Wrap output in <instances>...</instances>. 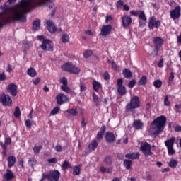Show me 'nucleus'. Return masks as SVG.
<instances>
[{
    "mask_svg": "<svg viewBox=\"0 0 181 181\" xmlns=\"http://www.w3.org/2000/svg\"><path fill=\"white\" fill-rule=\"evenodd\" d=\"M166 121L168 119L165 115H160L154 119L150 124V134L153 138L159 136L166 127Z\"/></svg>",
    "mask_w": 181,
    "mask_h": 181,
    "instance_id": "f257e3e1",
    "label": "nucleus"
},
{
    "mask_svg": "<svg viewBox=\"0 0 181 181\" xmlns=\"http://www.w3.org/2000/svg\"><path fill=\"white\" fill-rule=\"evenodd\" d=\"M139 107H141V100H139L138 95H135L130 99V102L126 105L125 110L127 112H132L134 110H136Z\"/></svg>",
    "mask_w": 181,
    "mask_h": 181,
    "instance_id": "f03ea898",
    "label": "nucleus"
},
{
    "mask_svg": "<svg viewBox=\"0 0 181 181\" xmlns=\"http://www.w3.org/2000/svg\"><path fill=\"white\" fill-rule=\"evenodd\" d=\"M62 70L71 74H78V73H80V68L77 67L71 62L64 63L62 66Z\"/></svg>",
    "mask_w": 181,
    "mask_h": 181,
    "instance_id": "7ed1b4c3",
    "label": "nucleus"
},
{
    "mask_svg": "<svg viewBox=\"0 0 181 181\" xmlns=\"http://www.w3.org/2000/svg\"><path fill=\"white\" fill-rule=\"evenodd\" d=\"M151 149L152 146L148 142H145L143 145L140 146V151L146 157L152 156V155H153V153H152Z\"/></svg>",
    "mask_w": 181,
    "mask_h": 181,
    "instance_id": "20e7f679",
    "label": "nucleus"
},
{
    "mask_svg": "<svg viewBox=\"0 0 181 181\" xmlns=\"http://www.w3.org/2000/svg\"><path fill=\"white\" fill-rule=\"evenodd\" d=\"M153 40L155 45V49H153V52L155 54V56H158V53H159L160 47L163 46V39L160 37H155Z\"/></svg>",
    "mask_w": 181,
    "mask_h": 181,
    "instance_id": "39448f33",
    "label": "nucleus"
},
{
    "mask_svg": "<svg viewBox=\"0 0 181 181\" xmlns=\"http://www.w3.org/2000/svg\"><path fill=\"white\" fill-rule=\"evenodd\" d=\"M175 141H176V138L171 137L170 139L166 140L165 141V145L168 149V155H175V150L173 149Z\"/></svg>",
    "mask_w": 181,
    "mask_h": 181,
    "instance_id": "423d86ee",
    "label": "nucleus"
},
{
    "mask_svg": "<svg viewBox=\"0 0 181 181\" xmlns=\"http://www.w3.org/2000/svg\"><path fill=\"white\" fill-rule=\"evenodd\" d=\"M117 93L119 95H125L127 94V88L124 86V80L119 78L117 80Z\"/></svg>",
    "mask_w": 181,
    "mask_h": 181,
    "instance_id": "0eeeda50",
    "label": "nucleus"
},
{
    "mask_svg": "<svg viewBox=\"0 0 181 181\" xmlns=\"http://www.w3.org/2000/svg\"><path fill=\"white\" fill-rule=\"evenodd\" d=\"M0 103H2L4 107H11V105H12V98L11 96L2 93L0 95Z\"/></svg>",
    "mask_w": 181,
    "mask_h": 181,
    "instance_id": "6e6552de",
    "label": "nucleus"
},
{
    "mask_svg": "<svg viewBox=\"0 0 181 181\" xmlns=\"http://www.w3.org/2000/svg\"><path fill=\"white\" fill-rule=\"evenodd\" d=\"M40 47L44 52H53L54 47L52 45V40L47 39L44 40L40 45Z\"/></svg>",
    "mask_w": 181,
    "mask_h": 181,
    "instance_id": "1a4fd4ad",
    "label": "nucleus"
},
{
    "mask_svg": "<svg viewBox=\"0 0 181 181\" xmlns=\"http://www.w3.org/2000/svg\"><path fill=\"white\" fill-rule=\"evenodd\" d=\"M130 15L132 16H139V18L141 21H144V22H146V15H145V12L144 11L141 10H132L130 11Z\"/></svg>",
    "mask_w": 181,
    "mask_h": 181,
    "instance_id": "9d476101",
    "label": "nucleus"
},
{
    "mask_svg": "<svg viewBox=\"0 0 181 181\" xmlns=\"http://www.w3.org/2000/svg\"><path fill=\"white\" fill-rule=\"evenodd\" d=\"M161 23L160 21H156V18L155 16H152L150 18L149 21H148V28L152 30L154 28L158 29L159 26H160Z\"/></svg>",
    "mask_w": 181,
    "mask_h": 181,
    "instance_id": "9b49d317",
    "label": "nucleus"
},
{
    "mask_svg": "<svg viewBox=\"0 0 181 181\" xmlns=\"http://www.w3.org/2000/svg\"><path fill=\"white\" fill-rule=\"evenodd\" d=\"M56 99L57 104H59V105H63V104H66V103H69V101H70L69 97L63 93L57 95Z\"/></svg>",
    "mask_w": 181,
    "mask_h": 181,
    "instance_id": "f8f14e48",
    "label": "nucleus"
},
{
    "mask_svg": "<svg viewBox=\"0 0 181 181\" xmlns=\"http://www.w3.org/2000/svg\"><path fill=\"white\" fill-rule=\"evenodd\" d=\"M132 23V18L128 15H124L122 16V26L123 28H129Z\"/></svg>",
    "mask_w": 181,
    "mask_h": 181,
    "instance_id": "ddd939ff",
    "label": "nucleus"
},
{
    "mask_svg": "<svg viewBox=\"0 0 181 181\" xmlns=\"http://www.w3.org/2000/svg\"><path fill=\"white\" fill-rule=\"evenodd\" d=\"M111 30H112V25L111 24L103 25L100 30V36H108L111 33Z\"/></svg>",
    "mask_w": 181,
    "mask_h": 181,
    "instance_id": "4468645a",
    "label": "nucleus"
},
{
    "mask_svg": "<svg viewBox=\"0 0 181 181\" xmlns=\"http://www.w3.org/2000/svg\"><path fill=\"white\" fill-rule=\"evenodd\" d=\"M105 139L107 144H114L117 141L115 138V134L111 132H107L105 135Z\"/></svg>",
    "mask_w": 181,
    "mask_h": 181,
    "instance_id": "2eb2a0df",
    "label": "nucleus"
},
{
    "mask_svg": "<svg viewBox=\"0 0 181 181\" xmlns=\"http://www.w3.org/2000/svg\"><path fill=\"white\" fill-rule=\"evenodd\" d=\"M180 11L181 8L180 6H176L175 9L170 11V18L174 21L176 19H179V18H180Z\"/></svg>",
    "mask_w": 181,
    "mask_h": 181,
    "instance_id": "dca6fc26",
    "label": "nucleus"
},
{
    "mask_svg": "<svg viewBox=\"0 0 181 181\" xmlns=\"http://www.w3.org/2000/svg\"><path fill=\"white\" fill-rule=\"evenodd\" d=\"M8 93H10L13 97H16L18 95V86L15 83H11L7 88Z\"/></svg>",
    "mask_w": 181,
    "mask_h": 181,
    "instance_id": "f3484780",
    "label": "nucleus"
},
{
    "mask_svg": "<svg viewBox=\"0 0 181 181\" xmlns=\"http://www.w3.org/2000/svg\"><path fill=\"white\" fill-rule=\"evenodd\" d=\"M60 172L57 170H54L53 171L49 172V181H59L60 179Z\"/></svg>",
    "mask_w": 181,
    "mask_h": 181,
    "instance_id": "a211bd4d",
    "label": "nucleus"
},
{
    "mask_svg": "<svg viewBox=\"0 0 181 181\" xmlns=\"http://www.w3.org/2000/svg\"><path fill=\"white\" fill-rule=\"evenodd\" d=\"M46 25H47V30L50 33H54V32L57 30V27H56V25H54V23H53V21H52L51 20H47L46 21Z\"/></svg>",
    "mask_w": 181,
    "mask_h": 181,
    "instance_id": "6ab92c4d",
    "label": "nucleus"
},
{
    "mask_svg": "<svg viewBox=\"0 0 181 181\" xmlns=\"http://www.w3.org/2000/svg\"><path fill=\"white\" fill-rule=\"evenodd\" d=\"M141 156V153L138 151H134L131 153H127L125 155L126 159H131L132 160H135L136 159H139V157Z\"/></svg>",
    "mask_w": 181,
    "mask_h": 181,
    "instance_id": "aec40b11",
    "label": "nucleus"
},
{
    "mask_svg": "<svg viewBox=\"0 0 181 181\" xmlns=\"http://www.w3.org/2000/svg\"><path fill=\"white\" fill-rule=\"evenodd\" d=\"M64 114L65 117H76V115H78V111H77V109L75 108H71V109H68L64 112Z\"/></svg>",
    "mask_w": 181,
    "mask_h": 181,
    "instance_id": "412c9836",
    "label": "nucleus"
},
{
    "mask_svg": "<svg viewBox=\"0 0 181 181\" xmlns=\"http://www.w3.org/2000/svg\"><path fill=\"white\" fill-rule=\"evenodd\" d=\"M4 179L5 180H12V179H15V174H13L12 170H6V173L4 175Z\"/></svg>",
    "mask_w": 181,
    "mask_h": 181,
    "instance_id": "4be33fe9",
    "label": "nucleus"
},
{
    "mask_svg": "<svg viewBox=\"0 0 181 181\" xmlns=\"http://www.w3.org/2000/svg\"><path fill=\"white\" fill-rule=\"evenodd\" d=\"M106 129L107 127L104 124L100 127V131L97 133L96 135V139H98V141H101V139L104 138V134H105Z\"/></svg>",
    "mask_w": 181,
    "mask_h": 181,
    "instance_id": "5701e85b",
    "label": "nucleus"
},
{
    "mask_svg": "<svg viewBox=\"0 0 181 181\" xmlns=\"http://www.w3.org/2000/svg\"><path fill=\"white\" fill-rule=\"evenodd\" d=\"M8 168H13L16 163V157L15 156H9L7 158Z\"/></svg>",
    "mask_w": 181,
    "mask_h": 181,
    "instance_id": "b1692460",
    "label": "nucleus"
},
{
    "mask_svg": "<svg viewBox=\"0 0 181 181\" xmlns=\"http://www.w3.org/2000/svg\"><path fill=\"white\" fill-rule=\"evenodd\" d=\"M123 165L127 170H131L132 169V160L129 159H124L123 160Z\"/></svg>",
    "mask_w": 181,
    "mask_h": 181,
    "instance_id": "393cba45",
    "label": "nucleus"
},
{
    "mask_svg": "<svg viewBox=\"0 0 181 181\" xmlns=\"http://www.w3.org/2000/svg\"><path fill=\"white\" fill-rule=\"evenodd\" d=\"M40 29V19H37L33 22V32L39 30Z\"/></svg>",
    "mask_w": 181,
    "mask_h": 181,
    "instance_id": "a878e982",
    "label": "nucleus"
},
{
    "mask_svg": "<svg viewBox=\"0 0 181 181\" xmlns=\"http://www.w3.org/2000/svg\"><path fill=\"white\" fill-rule=\"evenodd\" d=\"M122 74H123L124 78L129 79V78H131V77H132V72L131 71V69H129L127 68H125L122 70Z\"/></svg>",
    "mask_w": 181,
    "mask_h": 181,
    "instance_id": "bb28decb",
    "label": "nucleus"
},
{
    "mask_svg": "<svg viewBox=\"0 0 181 181\" xmlns=\"http://www.w3.org/2000/svg\"><path fill=\"white\" fill-rule=\"evenodd\" d=\"M92 97L93 100V103L95 104L96 107H100L101 105V103L100 102V98L97 94H95V92L92 93Z\"/></svg>",
    "mask_w": 181,
    "mask_h": 181,
    "instance_id": "cd10ccee",
    "label": "nucleus"
},
{
    "mask_svg": "<svg viewBox=\"0 0 181 181\" xmlns=\"http://www.w3.org/2000/svg\"><path fill=\"white\" fill-rule=\"evenodd\" d=\"M98 148V141L96 139L93 140L90 144L88 145L89 151H94Z\"/></svg>",
    "mask_w": 181,
    "mask_h": 181,
    "instance_id": "c85d7f7f",
    "label": "nucleus"
},
{
    "mask_svg": "<svg viewBox=\"0 0 181 181\" xmlns=\"http://www.w3.org/2000/svg\"><path fill=\"white\" fill-rule=\"evenodd\" d=\"M133 127L135 129H142V127H144V123L141 120H135L133 122Z\"/></svg>",
    "mask_w": 181,
    "mask_h": 181,
    "instance_id": "c756f323",
    "label": "nucleus"
},
{
    "mask_svg": "<svg viewBox=\"0 0 181 181\" xmlns=\"http://www.w3.org/2000/svg\"><path fill=\"white\" fill-rule=\"evenodd\" d=\"M27 74L30 76V77H36L37 72H36V70L35 69V68L31 67L27 70Z\"/></svg>",
    "mask_w": 181,
    "mask_h": 181,
    "instance_id": "7c9ffc66",
    "label": "nucleus"
},
{
    "mask_svg": "<svg viewBox=\"0 0 181 181\" xmlns=\"http://www.w3.org/2000/svg\"><path fill=\"white\" fill-rule=\"evenodd\" d=\"M101 87H102V86H101V83L100 82H98L97 81H93V88L94 91L98 93V90H100L101 88Z\"/></svg>",
    "mask_w": 181,
    "mask_h": 181,
    "instance_id": "2f4dec72",
    "label": "nucleus"
},
{
    "mask_svg": "<svg viewBox=\"0 0 181 181\" xmlns=\"http://www.w3.org/2000/svg\"><path fill=\"white\" fill-rule=\"evenodd\" d=\"M103 162H105L108 166H111V165H112V156H111V155L106 156Z\"/></svg>",
    "mask_w": 181,
    "mask_h": 181,
    "instance_id": "473e14b6",
    "label": "nucleus"
},
{
    "mask_svg": "<svg viewBox=\"0 0 181 181\" xmlns=\"http://www.w3.org/2000/svg\"><path fill=\"white\" fill-rule=\"evenodd\" d=\"M148 83V77L146 76H143L138 82V86H146Z\"/></svg>",
    "mask_w": 181,
    "mask_h": 181,
    "instance_id": "72a5a7b5",
    "label": "nucleus"
},
{
    "mask_svg": "<svg viewBox=\"0 0 181 181\" xmlns=\"http://www.w3.org/2000/svg\"><path fill=\"white\" fill-rule=\"evenodd\" d=\"M178 163H179L177 162V160H176V159H175V158H171V159L170 160L169 163H168V166H170V168H177Z\"/></svg>",
    "mask_w": 181,
    "mask_h": 181,
    "instance_id": "f704fd0d",
    "label": "nucleus"
},
{
    "mask_svg": "<svg viewBox=\"0 0 181 181\" xmlns=\"http://www.w3.org/2000/svg\"><path fill=\"white\" fill-rule=\"evenodd\" d=\"M21 115H22V113L21 112V109L18 106H16L15 107L14 117L16 118H21Z\"/></svg>",
    "mask_w": 181,
    "mask_h": 181,
    "instance_id": "c9c22d12",
    "label": "nucleus"
},
{
    "mask_svg": "<svg viewBox=\"0 0 181 181\" xmlns=\"http://www.w3.org/2000/svg\"><path fill=\"white\" fill-rule=\"evenodd\" d=\"M62 43H69L70 42V37L67 34H63L61 37Z\"/></svg>",
    "mask_w": 181,
    "mask_h": 181,
    "instance_id": "e433bc0d",
    "label": "nucleus"
},
{
    "mask_svg": "<svg viewBox=\"0 0 181 181\" xmlns=\"http://www.w3.org/2000/svg\"><path fill=\"white\" fill-rule=\"evenodd\" d=\"M71 168V165H70V163L67 160H64L62 165V170H66V169H69Z\"/></svg>",
    "mask_w": 181,
    "mask_h": 181,
    "instance_id": "4c0bfd02",
    "label": "nucleus"
},
{
    "mask_svg": "<svg viewBox=\"0 0 181 181\" xmlns=\"http://www.w3.org/2000/svg\"><path fill=\"white\" fill-rule=\"evenodd\" d=\"M28 163L30 166H31L32 168H33V166H35V165H36V163H37V160H36L35 158H30L28 159Z\"/></svg>",
    "mask_w": 181,
    "mask_h": 181,
    "instance_id": "58836bf2",
    "label": "nucleus"
},
{
    "mask_svg": "<svg viewBox=\"0 0 181 181\" xmlns=\"http://www.w3.org/2000/svg\"><path fill=\"white\" fill-rule=\"evenodd\" d=\"M153 86L155 88H160L162 87V81L157 79L153 82Z\"/></svg>",
    "mask_w": 181,
    "mask_h": 181,
    "instance_id": "ea45409f",
    "label": "nucleus"
},
{
    "mask_svg": "<svg viewBox=\"0 0 181 181\" xmlns=\"http://www.w3.org/2000/svg\"><path fill=\"white\" fill-rule=\"evenodd\" d=\"M60 111V107H54L51 112H50V115H56L59 114V112Z\"/></svg>",
    "mask_w": 181,
    "mask_h": 181,
    "instance_id": "a19ab883",
    "label": "nucleus"
},
{
    "mask_svg": "<svg viewBox=\"0 0 181 181\" xmlns=\"http://www.w3.org/2000/svg\"><path fill=\"white\" fill-rule=\"evenodd\" d=\"M93 50H86L83 53V57H85V59H88V57H90V56H93Z\"/></svg>",
    "mask_w": 181,
    "mask_h": 181,
    "instance_id": "79ce46f5",
    "label": "nucleus"
},
{
    "mask_svg": "<svg viewBox=\"0 0 181 181\" xmlns=\"http://www.w3.org/2000/svg\"><path fill=\"white\" fill-rule=\"evenodd\" d=\"M73 175L74 176H78L80 175V167L75 166L73 169Z\"/></svg>",
    "mask_w": 181,
    "mask_h": 181,
    "instance_id": "37998d69",
    "label": "nucleus"
},
{
    "mask_svg": "<svg viewBox=\"0 0 181 181\" xmlns=\"http://www.w3.org/2000/svg\"><path fill=\"white\" fill-rule=\"evenodd\" d=\"M61 90H62V91H64L65 93H67V94H71V89L67 86H61Z\"/></svg>",
    "mask_w": 181,
    "mask_h": 181,
    "instance_id": "c03bdc74",
    "label": "nucleus"
},
{
    "mask_svg": "<svg viewBox=\"0 0 181 181\" xmlns=\"http://www.w3.org/2000/svg\"><path fill=\"white\" fill-rule=\"evenodd\" d=\"M59 83L62 84V86H66L67 84H69V81H67V78H66V76L62 77V78L60 79Z\"/></svg>",
    "mask_w": 181,
    "mask_h": 181,
    "instance_id": "a18cd8bd",
    "label": "nucleus"
},
{
    "mask_svg": "<svg viewBox=\"0 0 181 181\" xmlns=\"http://www.w3.org/2000/svg\"><path fill=\"white\" fill-rule=\"evenodd\" d=\"M42 148L43 147L42 146H35L33 148L34 153H36V154L40 153V151H42Z\"/></svg>",
    "mask_w": 181,
    "mask_h": 181,
    "instance_id": "49530a36",
    "label": "nucleus"
},
{
    "mask_svg": "<svg viewBox=\"0 0 181 181\" xmlns=\"http://www.w3.org/2000/svg\"><path fill=\"white\" fill-rule=\"evenodd\" d=\"M164 105L165 107H169L170 105V102L169 101V96L166 95L164 98Z\"/></svg>",
    "mask_w": 181,
    "mask_h": 181,
    "instance_id": "de8ad7c7",
    "label": "nucleus"
},
{
    "mask_svg": "<svg viewBox=\"0 0 181 181\" xmlns=\"http://www.w3.org/2000/svg\"><path fill=\"white\" fill-rule=\"evenodd\" d=\"M135 84H136V81L135 79L130 81L128 83L129 88H134V87H135Z\"/></svg>",
    "mask_w": 181,
    "mask_h": 181,
    "instance_id": "09e8293b",
    "label": "nucleus"
},
{
    "mask_svg": "<svg viewBox=\"0 0 181 181\" xmlns=\"http://www.w3.org/2000/svg\"><path fill=\"white\" fill-rule=\"evenodd\" d=\"M116 6L117 9H119V8H122L124 6V1L122 0H119L117 1Z\"/></svg>",
    "mask_w": 181,
    "mask_h": 181,
    "instance_id": "8fccbe9b",
    "label": "nucleus"
},
{
    "mask_svg": "<svg viewBox=\"0 0 181 181\" xmlns=\"http://www.w3.org/2000/svg\"><path fill=\"white\" fill-rule=\"evenodd\" d=\"M80 91L81 93H84L85 91H87V86H86V84L84 83L80 84Z\"/></svg>",
    "mask_w": 181,
    "mask_h": 181,
    "instance_id": "3c124183",
    "label": "nucleus"
},
{
    "mask_svg": "<svg viewBox=\"0 0 181 181\" xmlns=\"http://www.w3.org/2000/svg\"><path fill=\"white\" fill-rule=\"evenodd\" d=\"M45 179H47V180L49 181L52 180L50 179V173L49 174H45V173L42 174V178L41 179V181L45 180Z\"/></svg>",
    "mask_w": 181,
    "mask_h": 181,
    "instance_id": "603ef678",
    "label": "nucleus"
},
{
    "mask_svg": "<svg viewBox=\"0 0 181 181\" xmlns=\"http://www.w3.org/2000/svg\"><path fill=\"white\" fill-rule=\"evenodd\" d=\"M173 80H175V73L171 72L168 78V84H170Z\"/></svg>",
    "mask_w": 181,
    "mask_h": 181,
    "instance_id": "864d4df0",
    "label": "nucleus"
},
{
    "mask_svg": "<svg viewBox=\"0 0 181 181\" xmlns=\"http://www.w3.org/2000/svg\"><path fill=\"white\" fill-rule=\"evenodd\" d=\"M112 69L113 70L117 71L118 70V65L115 62V61L112 60L111 62Z\"/></svg>",
    "mask_w": 181,
    "mask_h": 181,
    "instance_id": "5fc2aeb1",
    "label": "nucleus"
},
{
    "mask_svg": "<svg viewBox=\"0 0 181 181\" xmlns=\"http://www.w3.org/2000/svg\"><path fill=\"white\" fill-rule=\"evenodd\" d=\"M103 78L104 80H105L106 81L107 80H110V78H111V76H110V74L108 73V71H105L104 74H103Z\"/></svg>",
    "mask_w": 181,
    "mask_h": 181,
    "instance_id": "6e6d98bb",
    "label": "nucleus"
},
{
    "mask_svg": "<svg viewBox=\"0 0 181 181\" xmlns=\"http://www.w3.org/2000/svg\"><path fill=\"white\" fill-rule=\"evenodd\" d=\"M163 63H165V61L163 58H161L160 60L158 62V67H159L160 69H163Z\"/></svg>",
    "mask_w": 181,
    "mask_h": 181,
    "instance_id": "4d7b16f0",
    "label": "nucleus"
},
{
    "mask_svg": "<svg viewBox=\"0 0 181 181\" xmlns=\"http://www.w3.org/2000/svg\"><path fill=\"white\" fill-rule=\"evenodd\" d=\"M47 162H48L49 163H54V164H56V163H57V158L56 157H54V158H49V159L47 160Z\"/></svg>",
    "mask_w": 181,
    "mask_h": 181,
    "instance_id": "13d9d810",
    "label": "nucleus"
},
{
    "mask_svg": "<svg viewBox=\"0 0 181 181\" xmlns=\"http://www.w3.org/2000/svg\"><path fill=\"white\" fill-rule=\"evenodd\" d=\"M6 75H5V72L0 74V81H5L6 80Z\"/></svg>",
    "mask_w": 181,
    "mask_h": 181,
    "instance_id": "bf43d9fd",
    "label": "nucleus"
},
{
    "mask_svg": "<svg viewBox=\"0 0 181 181\" xmlns=\"http://www.w3.org/2000/svg\"><path fill=\"white\" fill-rule=\"evenodd\" d=\"M4 144L6 145H11V144H12V139H11L10 137L6 138L4 139Z\"/></svg>",
    "mask_w": 181,
    "mask_h": 181,
    "instance_id": "052dcab7",
    "label": "nucleus"
},
{
    "mask_svg": "<svg viewBox=\"0 0 181 181\" xmlns=\"http://www.w3.org/2000/svg\"><path fill=\"white\" fill-rule=\"evenodd\" d=\"M25 124L27 128H32V122H30V119H26Z\"/></svg>",
    "mask_w": 181,
    "mask_h": 181,
    "instance_id": "680f3d73",
    "label": "nucleus"
},
{
    "mask_svg": "<svg viewBox=\"0 0 181 181\" xmlns=\"http://www.w3.org/2000/svg\"><path fill=\"white\" fill-rule=\"evenodd\" d=\"M112 16L111 15H107L106 16V18H105V23H108V22H110V21H112Z\"/></svg>",
    "mask_w": 181,
    "mask_h": 181,
    "instance_id": "e2e57ef3",
    "label": "nucleus"
},
{
    "mask_svg": "<svg viewBox=\"0 0 181 181\" xmlns=\"http://www.w3.org/2000/svg\"><path fill=\"white\" fill-rule=\"evenodd\" d=\"M23 163V159H21V160L18 161V166H20L22 169H25V165Z\"/></svg>",
    "mask_w": 181,
    "mask_h": 181,
    "instance_id": "0e129e2a",
    "label": "nucleus"
},
{
    "mask_svg": "<svg viewBox=\"0 0 181 181\" xmlns=\"http://www.w3.org/2000/svg\"><path fill=\"white\" fill-rule=\"evenodd\" d=\"M41 78H37L33 81V84L34 86H37V84H39L41 81Z\"/></svg>",
    "mask_w": 181,
    "mask_h": 181,
    "instance_id": "69168bd1",
    "label": "nucleus"
},
{
    "mask_svg": "<svg viewBox=\"0 0 181 181\" xmlns=\"http://www.w3.org/2000/svg\"><path fill=\"white\" fill-rule=\"evenodd\" d=\"M62 149H63V148H62V146H60V145H57V146H55V151H56L57 152H62Z\"/></svg>",
    "mask_w": 181,
    "mask_h": 181,
    "instance_id": "338daca9",
    "label": "nucleus"
},
{
    "mask_svg": "<svg viewBox=\"0 0 181 181\" xmlns=\"http://www.w3.org/2000/svg\"><path fill=\"white\" fill-rule=\"evenodd\" d=\"M6 71L8 73H12V65H11V64H8Z\"/></svg>",
    "mask_w": 181,
    "mask_h": 181,
    "instance_id": "774afa93",
    "label": "nucleus"
}]
</instances>
